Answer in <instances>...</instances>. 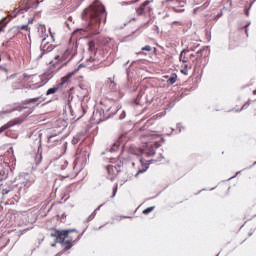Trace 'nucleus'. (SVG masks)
Listing matches in <instances>:
<instances>
[{
    "label": "nucleus",
    "mask_w": 256,
    "mask_h": 256,
    "mask_svg": "<svg viewBox=\"0 0 256 256\" xmlns=\"http://www.w3.org/2000/svg\"><path fill=\"white\" fill-rule=\"evenodd\" d=\"M175 83H177V74H172L168 80H167V84L168 85H175Z\"/></svg>",
    "instance_id": "nucleus-23"
},
{
    "label": "nucleus",
    "mask_w": 256,
    "mask_h": 256,
    "mask_svg": "<svg viewBox=\"0 0 256 256\" xmlns=\"http://www.w3.org/2000/svg\"><path fill=\"white\" fill-rule=\"evenodd\" d=\"M5 205H15V200H13V199H8V200L5 202Z\"/></svg>",
    "instance_id": "nucleus-30"
},
{
    "label": "nucleus",
    "mask_w": 256,
    "mask_h": 256,
    "mask_svg": "<svg viewBox=\"0 0 256 256\" xmlns=\"http://www.w3.org/2000/svg\"><path fill=\"white\" fill-rule=\"evenodd\" d=\"M63 237L70 239V241L77 243L81 235L76 230H63Z\"/></svg>",
    "instance_id": "nucleus-11"
},
{
    "label": "nucleus",
    "mask_w": 256,
    "mask_h": 256,
    "mask_svg": "<svg viewBox=\"0 0 256 256\" xmlns=\"http://www.w3.org/2000/svg\"><path fill=\"white\" fill-rule=\"evenodd\" d=\"M15 29L18 31H27L28 33L31 31V28H29V24L15 26Z\"/></svg>",
    "instance_id": "nucleus-22"
},
{
    "label": "nucleus",
    "mask_w": 256,
    "mask_h": 256,
    "mask_svg": "<svg viewBox=\"0 0 256 256\" xmlns=\"http://www.w3.org/2000/svg\"><path fill=\"white\" fill-rule=\"evenodd\" d=\"M35 183V177L29 176L26 181L23 182L24 187H31Z\"/></svg>",
    "instance_id": "nucleus-21"
},
{
    "label": "nucleus",
    "mask_w": 256,
    "mask_h": 256,
    "mask_svg": "<svg viewBox=\"0 0 256 256\" xmlns=\"http://www.w3.org/2000/svg\"><path fill=\"white\" fill-rule=\"evenodd\" d=\"M37 101H39V97L31 98V99L25 101V105H29L31 103H37Z\"/></svg>",
    "instance_id": "nucleus-26"
},
{
    "label": "nucleus",
    "mask_w": 256,
    "mask_h": 256,
    "mask_svg": "<svg viewBox=\"0 0 256 256\" xmlns=\"http://www.w3.org/2000/svg\"><path fill=\"white\" fill-rule=\"evenodd\" d=\"M10 79H14L12 82L13 89H20L23 86V81L27 79V75L25 74H14L10 76Z\"/></svg>",
    "instance_id": "nucleus-8"
},
{
    "label": "nucleus",
    "mask_w": 256,
    "mask_h": 256,
    "mask_svg": "<svg viewBox=\"0 0 256 256\" xmlns=\"http://www.w3.org/2000/svg\"><path fill=\"white\" fill-rule=\"evenodd\" d=\"M252 107L256 111V100H248L240 109V111H245V109H249Z\"/></svg>",
    "instance_id": "nucleus-18"
},
{
    "label": "nucleus",
    "mask_w": 256,
    "mask_h": 256,
    "mask_svg": "<svg viewBox=\"0 0 256 256\" xmlns=\"http://www.w3.org/2000/svg\"><path fill=\"white\" fill-rule=\"evenodd\" d=\"M253 94L256 95V90L253 91Z\"/></svg>",
    "instance_id": "nucleus-42"
},
{
    "label": "nucleus",
    "mask_w": 256,
    "mask_h": 256,
    "mask_svg": "<svg viewBox=\"0 0 256 256\" xmlns=\"http://www.w3.org/2000/svg\"><path fill=\"white\" fill-rule=\"evenodd\" d=\"M9 192H10V190L3 189V190H2V195H3V196L9 195Z\"/></svg>",
    "instance_id": "nucleus-33"
},
{
    "label": "nucleus",
    "mask_w": 256,
    "mask_h": 256,
    "mask_svg": "<svg viewBox=\"0 0 256 256\" xmlns=\"http://www.w3.org/2000/svg\"><path fill=\"white\" fill-rule=\"evenodd\" d=\"M180 61L183 63L182 65V73L184 75H187L189 69H191V64L188 65L187 63H192L193 65V59H195V54L191 53L189 50H183L180 53V57H179Z\"/></svg>",
    "instance_id": "nucleus-3"
},
{
    "label": "nucleus",
    "mask_w": 256,
    "mask_h": 256,
    "mask_svg": "<svg viewBox=\"0 0 256 256\" xmlns=\"http://www.w3.org/2000/svg\"><path fill=\"white\" fill-rule=\"evenodd\" d=\"M90 61H92V63H95V61H97V59L93 58L92 56L90 57Z\"/></svg>",
    "instance_id": "nucleus-35"
},
{
    "label": "nucleus",
    "mask_w": 256,
    "mask_h": 256,
    "mask_svg": "<svg viewBox=\"0 0 256 256\" xmlns=\"http://www.w3.org/2000/svg\"><path fill=\"white\" fill-rule=\"evenodd\" d=\"M40 30L42 33H45V31H46L45 27H40Z\"/></svg>",
    "instance_id": "nucleus-36"
},
{
    "label": "nucleus",
    "mask_w": 256,
    "mask_h": 256,
    "mask_svg": "<svg viewBox=\"0 0 256 256\" xmlns=\"http://www.w3.org/2000/svg\"><path fill=\"white\" fill-rule=\"evenodd\" d=\"M36 157L39 159V161H41V155L38 154Z\"/></svg>",
    "instance_id": "nucleus-40"
},
{
    "label": "nucleus",
    "mask_w": 256,
    "mask_h": 256,
    "mask_svg": "<svg viewBox=\"0 0 256 256\" xmlns=\"http://www.w3.org/2000/svg\"><path fill=\"white\" fill-rule=\"evenodd\" d=\"M154 210H155V206L148 207L145 210H143V214L149 215V213H152V211H154Z\"/></svg>",
    "instance_id": "nucleus-25"
},
{
    "label": "nucleus",
    "mask_w": 256,
    "mask_h": 256,
    "mask_svg": "<svg viewBox=\"0 0 256 256\" xmlns=\"http://www.w3.org/2000/svg\"><path fill=\"white\" fill-rule=\"evenodd\" d=\"M108 83H109V87H111L113 90H115V89H116L117 84H115V81H113V80H109V81H108Z\"/></svg>",
    "instance_id": "nucleus-29"
},
{
    "label": "nucleus",
    "mask_w": 256,
    "mask_h": 256,
    "mask_svg": "<svg viewBox=\"0 0 256 256\" xmlns=\"http://www.w3.org/2000/svg\"><path fill=\"white\" fill-rule=\"evenodd\" d=\"M58 243H61V245H63L66 250H69L71 247H73V243L75 242H72V240L67 238V236H63V238L60 239Z\"/></svg>",
    "instance_id": "nucleus-15"
},
{
    "label": "nucleus",
    "mask_w": 256,
    "mask_h": 256,
    "mask_svg": "<svg viewBox=\"0 0 256 256\" xmlns=\"http://www.w3.org/2000/svg\"><path fill=\"white\" fill-rule=\"evenodd\" d=\"M50 37L52 38L53 41H55V32H53L52 29H49Z\"/></svg>",
    "instance_id": "nucleus-31"
},
{
    "label": "nucleus",
    "mask_w": 256,
    "mask_h": 256,
    "mask_svg": "<svg viewBox=\"0 0 256 256\" xmlns=\"http://www.w3.org/2000/svg\"><path fill=\"white\" fill-rule=\"evenodd\" d=\"M62 164L60 165L61 170L64 171V169H67V166L69 165V162L67 160H62Z\"/></svg>",
    "instance_id": "nucleus-28"
},
{
    "label": "nucleus",
    "mask_w": 256,
    "mask_h": 256,
    "mask_svg": "<svg viewBox=\"0 0 256 256\" xmlns=\"http://www.w3.org/2000/svg\"><path fill=\"white\" fill-rule=\"evenodd\" d=\"M0 175H5V170H1Z\"/></svg>",
    "instance_id": "nucleus-38"
},
{
    "label": "nucleus",
    "mask_w": 256,
    "mask_h": 256,
    "mask_svg": "<svg viewBox=\"0 0 256 256\" xmlns=\"http://www.w3.org/2000/svg\"><path fill=\"white\" fill-rule=\"evenodd\" d=\"M193 54H194L193 65H195V67H198V65H201V63L203 62V57H207V55L209 54V50L203 47Z\"/></svg>",
    "instance_id": "nucleus-6"
},
{
    "label": "nucleus",
    "mask_w": 256,
    "mask_h": 256,
    "mask_svg": "<svg viewBox=\"0 0 256 256\" xmlns=\"http://www.w3.org/2000/svg\"><path fill=\"white\" fill-rule=\"evenodd\" d=\"M6 176L2 177L1 180L5 179Z\"/></svg>",
    "instance_id": "nucleus-43"
},
{
    "label": "nucleus",
    "mask_w": 256,
    "mask_h": 256,
    "mask_svg": "<svg viewBox=\"0 0 256 256\" xmlns=\"http://www.w3.org/2000/svg\"><path fill=\"white\" fill-rule=\"evenodd\" d=\"M97 43L100 49L108 51L109 49H111V43H113V40L111 38H105L103 36H100L97 38Z\"/></svg>",
    "instance_id": "nucleus-9"
},
{
    "label": "nucleus",
    "mask_w": 256,
    "mask_h": 256,
    "mask_svg": "<svg viewBox=\"0 0 256 256\" xmlns=\"http://www.w3.org/2000/svg\"><path fill=\"white\" fill-rule=\"evenodd\" d=\"M106 169H107V173L110 181H114L115 177H117V175H119V173L121 172V165H116V166L108 165Z\"/></svg>",
    "instance_id": "nucleus-10"
},
{
    "label": "nucleus",
    "mask_w": 256,
    "mask_h": 256,
    "mask_svg": "<svg viewBox=\"0 0 256 256\" xmlns=\"http://www.w3.org/2000/svg\"><path fill=\"white\" fill-rule=\"evenodd\" d=\"M81 69V65H79L77 68H75L72 72L68 73L66 76L62 78V85H65V83H68V81L71 80V77L75 75L79 70Z\"/></svg>",
    "instance_id": "nucleus-17"
},
{
    "label": "nucleus",
    "mask_w": 256,
    "mask_h": 256,
    "mask_svg": "<svg viewBox=\"0 0 256 256\" xmlns=\"http://www.w3.org/2000/svg\"><path fill=\"white\" fill-rule=\"evenodd\" d=\"M59 91V86L49 88L46 92V95H55Z\"/></svg>",
    "instance_id": "nucleus-24"
},
{
    "label": "nucleus",
    "mask_w": 256,
    "mask_h": 256,
    "mask_svg": "<svg viewBox=\"0 0 256 256\" xmlns=\"http://www.w3.org/2000/svg\"><path fill=\"white\" fill-rule=\"evenodd\" d=\"M209 7V2H205L202 6L201 9H207Z\"/></svg>",
    "instance_id": "nucleus-34"
},
{
    "label": "nucleus",
    "mask_w": 256,
    "mask_h": 256,
    "mask_svg": "<svg viewBox=\"0 0 256 256\" xmlns=\"http://www.w3.org/2000/svg\"><path fill=\"white\" fill-rule=\"evenodd\" d=\"M74 55L72 48H68L62 54L56 55L50 65H53L54 69L57 70L63 69L73 59Z\"/></svg>",
    "instance_id": "nucleus-2"
},
{
    "label": "nucleus",
    "mask_w": 256,
    "mask_h": 256,
    "mask_svg": "<svg viewBox=\"0 0 256 256\" xmlns=\"http://www.w3.org/2000/svg\"><path fill=\"white\" fill-rule=\"evenodd\" d=\"M142 51H151V46H149V45H146V46H144L143 48H142Z\"/></svg>",
    "instance_id": "nucleus-32"
},
{
    "label": "nucleus",
    "mask_w": 256,
    "mask_h": 256,
    "mask_svg": "<svg viewBox=\"0 0 256 256\" xmlns=\"http://www.w3.org/2000/svg\"><path fill=\"white\" fill-rule=\"evenodd\" d=\"M63 235H64V234H63V230H62V231H59V230H57V229H53L52 232H51V234H50V236L56 237L58 243H59L60 239H63Z\"/></svg>",
    "instance_id": "nucleus-19"
},
{
    "label": "nucleus",
    "mask_w": 256,
    "mask_h": 256,
    "mask_svg": "<svg viewBox=\"0 0 256 256\" xmlns=\"http://www.w3.org/2000/svg\"><path fill=\"white\" fill-rule=\"evenodd\" d=\"M246 15H249V12H246Z\"/></svg>",
    "instance_id": "nucleus-44"
},
{
    "label": "nucleus",
    "mask_w": 256,
    "mask_h": 256,
    "mask_svg": "<svg viewBox=\"0 0 256 256\" xmlns=\"http://www.w3.org/2000/svg\"><path fill=\"white\" fill-rule=\"evenodd\" d=\"M26 80L35 85V87H43L49 78L47 74L26 76Z\"/></svg>",
    "instance_id": "nucleus-4"
},
{
    "label": "nucleus",
    "mask_w": 256,
    "mask_h": 256,
    "mask_svg": "<svg viewBox=\"0 0 256 256\" xmlns=\"http://www.w3.org/2000/svg\"><path fill=\"white\" fill-rule=\"evenodd\" d=\"M29 9H31V6H20L16 9H14L13 11L9 12V16L10 17H17V15H23V13H25L26 11H29Z\"/></svg>",
    "instance_id": "nucleus-12"
},
{
    "label": "nucleus",
    "mask_w": 256,
    "mask_h": 256,
    "mask_svg": "<svg viewBox=\"0 0 256 256\" xmlns=\"http://www.w3.org/2000/svg\"><path fill=\"white\" fill-rule=\"evenodd\" d=\"M138 55H145V53H143V51L139 52Z\"/></svg>",
    "instance_id": "nucleus-41"
},
{
    "label": "nucleus",
    "mask_w": 256,
    "mask_h": 256,
    "mask_svg": "<svg viewBox=\"0 0 256 256\" xmlns=\"http://www.w3.org/2000/svg\"><path fill=\"white\" fill-rule=\"evenodd\" d=\"M98 49H100V47H99V44L97 43V39L88 42V51H90L91 55H95Z\"/></svg>",
    "instance_id": "nucleus-13"
},
{
    "label": "nucleus",
    "mask_w": 256,
    "mask_h": 256,
    "mask_svg": "<svg viewBox=\"0 0 256 256\" xmlns=\"http://www.w3.org/2000/svg\"><path fill=\"white\" fill-rule=\"evenodd\" d=\"M144 150L142 148L139 149L140 155H143Z\"/></svg>",
    "instance_id": "nucleus-37"
},
{
    "label": "nucleus",
    "mask_w": 256,
    "mask_h": 256,
    "mask_svg": "<svg viewBox=\"0 0 256 256\" xmlns=\"http://www.w3.org/2000/svg\"><path fill=\"white\" fill-rule=\"evenodd\" d=\"M167 7L173 9L175 13H183L185 9V2L183 0H166L165 1Z\"/></svg>",
    "instance_id": "nucleus-5"
},
{
    "label": "nucleus",
    "mask_w": 256,
    "mask_h": 256,
    "mask_svg": "<svg viewBox=\"0 0 256 256\" xmlns=\"http://www.w3.org/2000/svg\"><path fill=\"white\" fill-rule=\"evenodd\" d=\"M140 163H141L143 169L138 170L136 175H139L141 173H145V171H147V169H149V165H151V163H153V160L145 161L143 158H141Z\"/></svg>",
    "instance_id": "nucleus-14"
},
{
    "label": "nucleus",
    "mask_w": 256,
    "mask_h": 256,
    "mask_svg": "<svg viewBox=\"0 0 256 256\" xmlns=\"http://www.w3.org/2000/svg\"><path fill=\"white\" fill-rule=\"evenodd\" d=\"M151 4V1L146 0L144 1L139 8L136 9L137 15H151V12L153 11V8L149 6Z\"/></svg>",
    "instance_id": "nucleus-7"
},
{
    "label": "nucleus",
    "mask_w": 256,
    "mask_h": 256,
    "mask_svg": "<svg viewBox=\"0 0 256 256\" xmlns=\"http://www.w3.org/2000/svg\"><path fill=\"white\" fill-rule=\"evenodd\" d=\"M79 141H81V136L76 135V136H74L73 139H72V144H73V145H77V143H79Z\"/></svg>",
    "instance_id": "nucleus-27"
},
{
    "label": "nucleus",
    "mask_w": 256,
    "mask_h": 256,
    "mask_svg": "<svg viewBox=\"0 0 256 256\" xmlns=\"http://www.w3.org/2000/svg\"><path fill=\"white\" fill-rule=\"evenodd\" d=\"M19 121L17 120H11L8 123L4 124L3 126L0 127V133H4V131H7V129H11V127H15V125H18Z\"/></svg>",
    "instance_id": "nucleus-16"
},
{
    "label": "nucleus",
    "mask_w": 256,
    "mask_h": 256,
    "mask_svg": "<svg viewBox=\"0 0 256 256\" xmlns=\"http://www.w3.org/2000/svg\"><path fill=\"white\" fill-rule=\"evenodd\" d=\"M82 20L86 22V31L91 35H98L101 21H107V11L101 1L95 0L82 12Z\"/></svg>",
    "instance_id": "nucleus-1"
},
{
    "label": "nucleus",
    "mask_w": 256,
    "mask_h": 256,
    "mask_svg": "<svg viewBox=\"0 0 256 256\" xmlns=\"http://www.w3.org/2000/svg\"><path fill=\"white\" fill-rule=\"evenodd\" d=\"M39 3H43V0H37V5H39Z\"/></svg>",
    "instance_id": "nucleus-39"
},
{
    "label": "nucleus",
    "mask_w": 256,
    "mask_h": 256,
    "mask_svg": "<svg viewBox=\"0 0 256 256\" xmlns=\"http://www.w3.org/2000/svg\"><path fill=\"white\" fill-rule=\"evenodd\" d=\"M197 47H199V42H197V41H192V42H190L189 44H188V47H187V49L186 50H188V51H195V49H197Z\"/></svg>",
    "instance_id": "nucleus-20"
}]
</instances>
